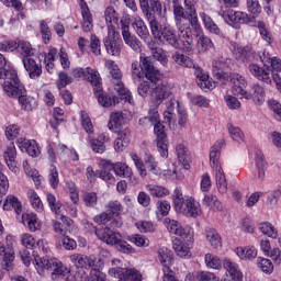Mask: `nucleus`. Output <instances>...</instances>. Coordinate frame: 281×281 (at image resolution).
<instances>
[{
	"label": "nucleus",
	"mask_w": 281,
	"mask_h": 281,
	"mask_svg": "<svg viewBox=\"0 0 281 281\" xmlns=\"http://www.w3.org/2000/svg\"><path fill=\"white\" fill-rule=\"evenodd\" d=\"M140 63H132V78L135 82L142 80V78H147L150 82H159L161 80V72L153 65V59L150 57H145L140 55Z\"/></svg>",
	"instance_id": "nucleus-5"
},
{
	"label": "nucleus",
	"mask_w": 281,
	"mask_h": 281,
	"mask_svg": "<svg viewBox=\"0 0 281 281\" xmlns=\"http://www.w3.org/2000/svg\"><path fill=\"white\" fill-rule=\"evenodd\" d=\"M149 27L154 38L160 43H167L173 49H179V36H177V31L170 24L159 25L156 19H151L149 20Z\"/></svg>",
	"instance_id": "nucleus-7"
},
{
	"label": "nucleus",
	"mask_w": 281,
	"mask_h": 281,
	"mask_svg": "<svg viewBox=\"0 0 281 281\" xmlns=\"http://www.w3.org/2000/svg\"><path fill=\"white\" fill-rule=\"evenodd\" d=\"M154 133L156 135V146L160 157H164L165 159L168 158V136L166 135L164 125H157L156 132Z\"/></svg>",
	"instance_id": "nucleus-23"
},
{
	"label": "nucleus",
	"mask_w": 281,
	"mask_h": 281,
	"mask_svg": "<svg viewBox=\"0 0 281 281\" xmlns=\"http://www.w3.org/2000/svg\"><path fill=\"white\" fill-rule=\"evenodd\" d=\"M35 262L42 269H47L48 271H53V276H67L69 273V269L65 267L60 262V260L50 257H35Z\"/></svg>",
	"instance_id": "nucleus-13"
},
{
	"label": "nucleus",
	"mask_w": 281,
	"mask_h": 281,
	"mask_svg": "<svg viewBox=\"0 0 281 281\" xmlns=\"http://www.w3.org/2000/svg\"><path fill=\"white\" fill-rule=\"evenodd\" d=\"M94 95L98 99L99 104L104 108L112 106L115 104V99L109 97L108 94L102 93V85L100 83V89L98 90L95 86H93Z\"/></svg>",
	"instance_id": "nucleus-51"
},
{
	"label": "nucleus",
	"mask_w": 281,
	"mask_h": 281,
	"mask_svg": "<svg viewBox=\"0 0 281 281\" xmlns=\"http://www.w3.org/2000/svg\"><path fill=\"white\" fill-rule=\"evenodd\" d=\"M187 5L189 7V23L196 36V49L199 54H205L210 52L212 47H214V43L210 37L203 34V29L201 27V23H199V16L196 15V10L192 5L190 0H186Z\"/></svg>",
	"instance_id": "nucleus-6"
},
{
	"label": "nucleus",
	"mask_w": 281,
	"mask_h": 281,
	"mask_svg": "<svg viewBox=\"0 0 281 281\" xmlns=\"http://www.w3.org/2000/svg\"><path fill=\"white\" fill-rule=\"evenodd\" d=\"M225 146V139H220L211 147L210 150V165L211 168L214 166H221V149Z\"/></svg>",
	"instance_id": "nucleus-38"
},
{
	"label": "nucleus",
	"mask_w": 281,
	"mask_h": 281,
	"mask_svg": "<svg viewBox=\"0 0 281 281\" xmlns=\"http://www.w3.org/2000/svg\"><path fill=\"white\" fill-rule=\"evenodd\" d=\"M255 164L257 168V172L255 173L256 180L259 183H262L267 178V160L265 159V154L262 150L257 149L255 153Z\"/></svg>",
	"instance_id": "nucleus-24"
},
{
	"label": "nucleus",
	"mask_w": 281,
	"mask_h": 281,
	"mask_svg": "<svg viewBox=\"0 0 281 281\" xmlns=\"http://www.w3.org/2000/svg\"><path fill=\"white\" fill-rule=\"evenodd\" d=\"M232 47L236 60H239L240 63H249L260 58V55H258L250 46L243 47L240 45L233 44Z\"/></svg>",
	"instance_id": "nucleus-18"
},
{
	"label": "nucleus",
	"mask_w": 281,
	"mask_h": 281,
	"mask_svg": "<svg viewBox=\"0 0 281 281\" xmlns=\"http://www.w3.org/2000/svg\"><path fill=\"white\" fill-rule=\"evenodd\" d=\"M0 256H3V262L7 271L12 269V262H14V248L0 247Z\"/></svg>",
	"instance_id": "nucleus-54"
},
{
	"label": "nucleus",
	"mask_w": 281,
	"mask_h": 281,
	"mask_svg": "<svg viewBox=\"0 0 281 281\" xmlns=\"http://www.w3.org/2000/svg\"><path fill=\"white\" fill-rule=\"evenodd\" d=\"M145 190L149 192L150 196L156 199H164V196L170 195V190L159 184H147Z\"/></svg>",
	"instance_id": "nucleus-48"
},
{
	"label": "nucleus",
	"mask_w": 281,
	"mask_h": 281,
	"mask_svg": "<svg viewBox=\"0 0 281 281\" xmlns=\"http://www.w3.org/2000/svg\"><path fill=\"white\" fill-rule=\"evenodd\" d=\"M49 20L40 21V34L45 45H49V42L52 41V30H49Z\"/></svg>",
	"instance_id": "nucleus-56"
},
{
	"label": "nucleus",
	"mask_w": 281,
	"mask_h": 281,
	"mask_svg": "<svg viewBox=\"0 0 281 281\" xmlns=\"http://www.w3.org/2000/svg\"><path fill=\"white\" fill-rule=\"evenodd\" d=\"M176 153L178 155V161L181 164L184 170H190V151L188 150V146L183 143H179L176 146Z\"/></svg>",
	"instance_id": "nucleus-35"
},
{
	"label": "nucleus",
	"mask_w": 281,
	"mask_h": 281,
	"mask_svg": "<svg viewBox=\"0 0 281 281\" xmlns=\"http://www.w3.org/2000/svg\"><path fill=\"white\" fill-rule=\"evenodd\" d=\"M103 45L110 56H120V54H122V40L115 29L110 27L106 37L103 40Z\"/></svg>",
	"instance_id": "nucleus-15"
},
{
	"label": "nucleus",
	"mask_w": 281,
	"mask_h": 281,
	"mask_svg": "<svg viewBox=\"0 0 281 281\" xmlns=\"http://www.w3.org/2000/svg\"><path fill=\"white\" fill-rule=\"evenodd\" d=\"M257 267L262 273H266V276H271V273H273V262L265 257L257 258Z\"/></svg>",
	"instance_id": "nucleus-58"
},
{
	"label": "nucleus",
	"mask_w": 281,
	"mask_h": 281,
	"mask_svg": "<svg viewBox=\"0 0 281 281\" xmlns=\"http://www.w3.org/2000/svg\"><path fill=\"white\" fill-rule=\"evenodd\" d=\"M149 49L151 50L153 58L158 60L160 65H164V66L168 65V53H166L164 48L153 47V45L149 44Z\"/></svg>",
	"instance_id": "nucleus-57"
},
{
	"label": "nucleus",
	"mask_w": 281,
	"mask_h": 281,
	"mask_svg": "<svg viewBox=\"0 0 281 281\" xmlns=\"http://www.w3.org/2000/svg\"><path fill=\"white\" fill-rule=\"evenodd\" d=\"M111 142V137L109 133H102L98 136V138H93L91 136L88 137V143L90 144V148H92L93 153L98 155H102L106 150V145Z\"/></svg>",
	"instance_id": "nucleus-25"
},
{
	"label": "nucleus",
	"mask_w": 281,
	"mask_h": 281,
	"mask_svg": "<svg viewBox=\"0 0 281 281\" xmlns=\"http://www.w3.org/2000/svg\"><path fill=\"white\" fill-rule=\"evenodd\" d=\"M229 81L233 85L231 88L233 95L244 98V100H252L258 106L265 104V100L267 99L265 87L257 83L250 88L249 92H247V79L237 72H232L229 75Z\"/></svg>",
	"instance_id": "nucleus-3"
},
{
	"label": "nucleus",
	"mask_w": 281,
	"mask_h": 281,
	"mask_svg": "<svg viewBox=\"0 0 281 281\" xmlns=\"http://www.w3.org/2000/svg\"><path fill=\"white\" fill-rule=\"evenodd\" d=\"M117 137L114 142V150L116 153H122L126 146H128V130H122L121 132H116Z\"/></svg>",
	"instance_id": "nucleus-46"
},
{
	"label": "nucleus",
	"mask_w": 281,
	"mask_h": 281,
	"mask_svg": "<svg viewBox=\"0 0 281 281\" xmlns=\"http://www.w3.org/2000/svg\"><path fill=\"white\" fill-rule=\"evenodd\" d=\"M22 223L27 225L31 232L41 229V221H38V217L35 213H24L22 215Z\"/></svg>",
	"instance_id": "nucleus-45"
},
{
	"label": "nucleus",
	"mask_w": 281,
	"mask_h": 281,
	"mask_svg": "<svg viewBox=\"0 0 281 281\" xmlns=\"http://www.w3.org/2000/svg\"><path fill=\"white\" fill-rule=\"evenodd\" d=\"M159 261L162 265V269L166 267H170V262H172V251L168 249V247H162L158 250Z\"/></svg>",
	"instance_id": "nucleus-60"
},
{
	"label": "nucleus",
	"mask_w": 281,
	"mask_h": 281,
	"mask_svg": "<svg viewBox=\"0 0 281 281\" xmlns=\"http://www.w3.org/2000/svg\"><path fill=\"white\" fill-rule=\"evenodd\" d=\"M105 67L110 71V75L113 78V85H114V91L119 93L121 97V100H124L125 102H128V104H135V101L133 100V94H131V91L124 87V83L122 82V71L120 70V66L114 60L108 59L105 61Z\"/></svg>",
	"instance_id": "nucleus-8"
},
{
	"label": "nucleus",
	"mask_w": 281,
	"mask_h": 281,
	"mask_svg": "<svg viewBox=\"0 0 281 281\" xmlns=\"http://www.w3.org/2000/svg\"><path fill=\"white\" fill-rule=\"evenodd\" d=\"M112 170V162L110 160L105 161L102 170L99 172V178L105 181V183H115V177L111 173Z\"/></svg>",
	"instance_id": "nucleus-52"
},
{
	"label": "nucleus",
	"mask_w": 281,
	"mask_h": 281,
	"mask_svg": "<svg viewBox=\"0 0 281 281\" xmlns=\"http://www.w3.org/2000/svg\"><path fill=\"white\" fill-rule=\"evenodd\" d=\"M227 131L229 133V136L234 142H237V144H243L245 142V134L240 130V127L234 126V124L228 123L227 124Z\"/></svg>",
	"instance_id": "nucleus-59"
},
{
	"label": "nucleus",
	"mask_w": 281,
	"mask_h": 281,
	"mask_svg": "<svg viewBox=\"0 0 281 281\" xmlns=\"http://www.w3.org/2000/svg\"><path fill=\"white\" fill-rule=\"evenodd\" d=\"M235 254L240 260H254L258 258V250L252 247H237Z\"/></svg>",
	"instance_id": "nucleus-49"
},
{
	"label": "nucleus",
	"mask_w": 281,
	"mask_h": 281,
	"mask_svg": "<svg viewBox=\"0 0 281 281\" xmlns=\"http://www.w3.org/2000/svg\"><path fill=\"white\" fill-rule=\"evenodd\" d=\"M56 58H58V49L54 46H48L47 50L44 53L45 69L48 74H53L54 71V61Z\"/></svg>",
	"instance_id": "nucleus-41"
},
{
	"label": "nucleus",
	"mask_w": 281,
	"mask_h": 281,
	"mask_svg": "<svg viewBox=\"0 0 281 281\" xmlns=\"http://www.w3.org/2000/svg\"><path fill=\"white\" fill-rule=\"evenodd\" d=\"M4 82L2 83V89L9 98H16L25 93V86L19 79V74L14 67L4 69Z\"/></svg>",
	"instance_id": "nucleus-9"
},
{
	"label": "nucleus",
	"mask_w": 281,
	"mask_h": 281,
	"mask_svg": "<svg viewBox=\"0 0 281 281\" xmlns=\"http://www.w3.org/2000/svg\"><path fill=\"white\" fill-rule=\"evenodd\" d=\"M223 267L226 270V273H228V276L232 278V280L243 281L244 274L238 263L232 261L231 259H224Z\"/></svg>",
	"instance_id": "nucleus-32"
},
{
	"label": "nucleus",
	"mask_w": 281,
	"mask_h": 281,
	"mask_svg": "<svg viewBox=\"0 0 281 281\" xmlns=\"http://www.w3.org/2000/svg\"><path fill=\"white\" fill-rule=\"evenodd\" d=\"M109 274L114 276L119 281H143L142 272L136 268H112Z\"/></svg>",
	"instance_id": "nucleus-16"
},
{
	"label": "nucleus",
	"mask_w": 281,
	"mask_h": 281,
	"mask_svg": "<svg viewBox=\"0 0 281 281\" xmlns=\"http://www.w3.org/2000/svg\"><path fill=\"white\" fill-rule=\"evenodd\" d=\"M81 9L82 23L81 27L83 32H91L93 30V16L91 15V10L85 0L79 1Z\"/></svg>",
	"instance_id": "nucleus-30"
},
{
	"label": "nucleus",
	"mask_w": 281,
	"mask_h": 281,
	"mask_svg": "<svg viewBox=\"0 0 281 281\" xmlns=\"http://www.w3.org/2000/svg\"><path fill=\"white\" fill-rule=\"evenodd\" d=\"M4 157V161L9 168V170H11V172H19V167H16V147L13 145V143H11L7 150L3 154Z\"/></svg>",
	"instance_id": "nucleus-34"
},
{
	"label": "nucleus",
	"mask_w": 281,
	"mask_h": 281,
	"mask_svg": "<svg viewBox=\"0 0 281 281\" xmlns=\"http://www.w3.org/2000/svg\"><path fill=\"white\" fill-rule=\"evenodd\" d=\"M72 76L74 78H85V80L91 82V85L95 87L98 90L100 89V81L102 79L100 78V72L97 69L90 67L75 68L72 69Z\"/></svg>",
	"instance_id": "nucleus-17"
},
{
	"label": "nucleus",
	"mask_w": 281,
	"mask_h": 281,
	"mask_svg": "<svg viewBox=\"0 0 281 281\" xmlns=\"http://www.w3.org/2000/svg\"><path fill=\"white\" fill-rule=\"evenodd\" d=\"M159 105H156L151 109H149L148 112V116L143 117L138 121V124L140 126H144L145 124H148V122H150L151 126H154V133H156V128L157 126H164V124H161V120L159 119Z\"/></svg>",
	"instance_id": "nucleus-31"
},
{
	"label": "nucleus",
	"mask_w": 281,
	"mask_h": 281,
	"mask_svg": "<svg viewBox=\"0 0 281 281\" xmlns=\"http://www.w3.org/2000/svg\"><path fill=\"white\" fill-rule=\"evenodd\" d=\"M16 146L22 153H27L30 157H38L41 155V147L34 139L20 137L16 139Z\"/></svg>",
	"instance_id": "nucleus-22"
},
{
	"label": "nucleus",
	"mask_w": 281,
	"mask_h": 281,
	"mask_svg": "<svg viewBox=\"0 0 281 281\" xmlns=\"http://www.w3.org/2000/svg\"><path fill=\"white\" fill-rule=\"evenodd\" d=\"M164 225L170 234L178 236L172 238L173 247H190L194 243V229L192 227H183L178 221L170 217L164 220Z\"/></svg>",
	"instance_id": "nucleus-4"
},
{
	"label": "nucleus",
	"mask_w": 281,
	"mask_h": 281,
	"mask_svg": "<svg viewBox=\"0 0 281 281\" xmlns=\"http://www.w3.org/2000/svg\"><path fill=\"white\" fill-rule=\"evenodd\" d=\"M211 168L215 177L217 192L220 194H227V178H225V171L223 170V165H215Z\"/></svg>",
	"instance_id": "nucleus-26"
},
{
	"label": "nucleus",
	"mask_w": 281,
	"mask_h": 281,
	"mask_svg": "<svg viewBox=\"0 0 281 281\" xmlns=\"http://www.w3.org/2000/svg\"><path fill=\"white\" fill-rule=\"evenodd\" d=\"M121 30L125 45H128L133 52L139 54V52H142V42L139 38H137V36L131 34V31H128V23L121 21Z\"/></svg>",
	"instance_id": "nucleus-20"
},
{
	"label": "nucleus",
	"mask_w": 281,
	"mask_h": 281,
	"mask_svg": "<svg viewBox=\"0 0 281 281\" xmlns=\"http://www.w3.org/2000/svg\"><path fill=\"white\" fill-rule=\"evenodd\" d=\"M262 251L265 256L274 260V262H281V251L280 248L276 247H263Z\"/></svg>",
	"instance_id": "nucleus-64"
},
{
	"label": "nucleus",
	"mask_w": 281,
	"mask_h": 281,
	"mask_svg": "<svg viewBox=\"0 0 281 281\" xmlns=\"http://www.w3.org/2000/svg\"><path fill=\"white\" fill-rule=\"evenodd\" d=\"M112 170L116 177H122L123 179L133 177V169L126 162H112Z\"/></svg>",
	"instance_id": "nucleus-43"
},
{
	"label": "nucleus",
	"mask_w": 281,
	"mask_h": 281,
	"mask_svg": "<svg viewBox=\"0 0 281 281\" xmlns=\"http://www.w3.org/2000/svg\"><path fill=\"white\" fill-rule=\"evenodd\" d=\"M175 109H178L179 126L184 127L186 124H188V115L186 114V112L181 111V108L179 106V101H177V99H171L170 101L166 102V109L164 111V120L166 124H169V126L172 124V121L175 120Z\"/></svg>",
	"instance_id": "nucleus-12"
},
{
	"label": "nucleus",
	"mask_w": 281,
	"mask_h": 281,
	"mask_svg": "<svg viewBox=\"0 0 281 281\" xmlns=\"http://www.w3.org/2000/svg\"><path fill=\"white\" fill-rule=\"evenodd\" d=\"M259 231L261 232V234H265V236H269V238H276L278 236V228L269 222L260 223Z\"/></svg>",
	"instance_id": "nucleus-62"
},
{
	"label": "nucleus",
	"mask_w": 281,
	"mask_h": 281,
	"mask_svg": "<svg viewBox=\"0 0 281 281\" xmlns=\"http://www.w3.org/2000/svg\"><path fill=\"white\" fill-rule=\"evenodd\" d=\"M229 65H232V59H227L225 57L216 58L213 60L212 71L217 80H222V78H227V74H225V70L228 69Z\"/></svg>",
	"instance_id": "nucleus-27"
},
{
	"label": "nucleus",
	"mask_w": 281,
	"mask_h": 281,
	"mask_svg": "<svg viewBox=\"0 0 281 281\" xmlns=\"http://www.w3.org/2000/svg\"><path fill=\"white\" fill-rule=\"evenodd\" d=\"M27 199H30V203L32 207H34V210H36L37 212H43V201H41V198L38 196L36 191L30 189L27 191Z\"/></svg>",
	"instance_id": "nucleus-63"
},
{
	"label": "nucleus",
	"mask_w": 281,
	"mask_h": 281,
	"mask_svg": "<svg viewBox=\"0 0 281 281\" xmlns=\"http://www.w3.org/2000/svg\"><path fill=\"white\" fill-rule=\"evenodd\" d=\"M19 104L21 105V109H23V111H34V109L38 106V103L36 102V99H34V97L24 94L19 95Z\"/></svg>",
	"instance_id": "nucleus-53"
},
{
	"label": "nucleus",
	"mask_w": 281,
	"mask_h": 281,
	"mask_svg": "<svg viewBox=\"0 0 281 281\" xmlns=\"http://www.w3.org/2000/svg\"><path fill=\"white\" fill-rule=\"evenodd\" d=\"M47 144V155L50 161H56V155H63L67 150V145L61 144L58 136L55 139L49 138Z\"/></svg>",
	"instance_id": "nucleus-28"
},
{
	"label": "nucleus",
	"mask_w": 281,
	"mask_h": 281,
	"mask_svg": "<svg viewBox=\"0 0 281 281\" xmlns=\"http://www.w3.org/2000/svg\"><path fill=\"white\" fill-rule=\"evenodd\" d=\"M3 210L10 212V210H14L16 214H21L23 206L21 205V201L19 198L14 195H8L3 202Z\"/></svg>",
	"instance_id": "nucleus-47"
},
{
	"label": "nucleus",
	"mask_w": 281,
	"mask_h": 281,
	"mask_svg": "<svg viewBox=\"0 0 281 281\" xmlns=\"http://www.w3.org/2000/svg\"><path fill=\"white\" fill-rule=\"evenodd\" d=\"M124 116L120 112L112 113L110 116V121L108 123V127L112 133H122V122Z\"/></svg>",
	"instance_id": "nucleus-50"
},
{
	"label": "nucleus",
	"mask_w": 281,
	"mask_h": 281,
	"mask_svg": "<svg viewBox=\"0 0 281 281\" xmlns=\"http://www.w3.org/2000/svg\"><path fill=\"white\" fill-rule=\"evenodd\" d=\"M122 210V204L117 201H113L108 204L106 212L94 216L93 221L99 225H106V223H110L109 226L94 228L95 236L99 240H102L106 245L126 247V244L122 241V235L113 231L117 229V227H122V218L120 217Z\"/></svg>",
	"instance_id": "nucleus-1"
},
{
	"label": "nucleus",
	"mask_w": 281,
	"mask_h": 281,
	"mask_svg": "<svg viewBox=\"0 0 281 281\" xmlns=\"http://www.w3.org/2000/svg\"><path fill=\"white\" fill-rule=\"evenodd\" d=\"M176 212L188 218L201 216V204L193 196L184 195V201L176 206Z\"/></svg>",
	"instance_id": "nucleus-14"
},
{
	"label": "nucleus",
	"mask_w": 281,
	"mask_h": 281,
	"mask_svg": "<svg viewBox=\"0 0 281 281\" xmlns=\"http://www.w3.org/2000/svg\"><path fill=\"white\" fill-rule=\"evenodd\" d=\"M248 70L257 80H260L266 85H271V67L268 66V64H263L262 67L258 64L251 63L248 66Z\"/></svg>",
	"instance_id": "nucleus-19"
},
{
	"label": "nucleus",
	"mask_w": 281,
	"mask_h": 281,
	"mask_svg": "<svg viewBox=\"0 0 281 281\" xmlns=\"http://www.w3.org/2000/svg\"><path fill=\"white\" fill-rule=\"evenodd\" d=\"M132 27L142 41H146L150 36L148 26H146V23L142 18H139V15L133 16Z\"/></svg>",
	"instance_id": "nucleus-33"
},
{
	"label": "nucleus",
	"mask_w": 281,
	"mask_h": 281,
	"mask_svg": "<svg viewBox=\"0 0 281 281\" xmlns=\"http://www.w3.org/2000/svg\"><path fill=\"white\" fill-rule=\"evenodd\" d=\"M171 58L180 67H187L188 69H196L199 67L193 58L179 52H175Z\"/></svg>",
	"instance_id": "nucleus-39"
},
{
	"label": "nucleus",
	"mask_w": 281,
	"mask_h": 281,
	"mask_svg": "<svg viewBox=\"0 0 281 281\" xmlns=\"http://www.w3.org/2000/svg\"><path fill=\"white\" fill-rule=\"evenodd\" d=\"M262 65H270L271 69L277 71V74L281 72V59L280 57L272 56L269 52L263 50V53L259 56Z\"/></svg>",
	"instance_id": "nucleus-37"
},
{
	"label": "nucleus",
	"mask_w": 281,
	"mask_h": 281,
	"mask_svg": "<svg viewBox=\"0 0 281 281\" xmlns=\"http://www.w3.org/2000/svg\"><path fill=\"white\" fill-rule=\"evenodd\" d=\"M218 16L235 30H238L240 25L249 24V14L247 12L235 11L234 9H221Z\"/></svg>",
	"instance_id": "nucleus-11"
},
{
	"label": "nucleus",
	"mask_w": 281,
	"mask_h": 281,
	"mask_svg": "<svg viewBox=\"0 0 281 281\" xmlns=\"http://www.w3.org/2000/svg\"><path fill=\"white\" fill-rule=\"evenodd\" d=\"M206 240L210 241L211 247H223L221 243V235L214 228H209L205 232Z\"/></svg>",
	"instance_id": "nucleus-61"
},
{
	"label": "nucleus",
	"mask_w": 281,
	"mask_h": 281,
	"mask_svg": "<svg viewBox=\"0 0 281 281\" xmlns=\"http://www.w3.org/2000/svg\"><path fill=\"white\" fill-rule=\"evenodd\" d=\"M15 52L22 60L34 56V48L32 47V44L25 40L15 41Z\"/></svg>",
	"instance_id": "nucleus-36"
},
{
	"label": "nucleus",
	"mask_w": 281,
	"mask_h": 281,
	"mask_svg": "<svg viewBox=\"0 0 281 281\" xmlns=\"http://www.w3.org/2000/svg\"><path fill=\"white\" fill-rule=\"evenodd\" d=\"M195 76L198 78V86L200 89L203 90H212L214 89V82H212V79H210V75L206 72H203L201 67L195 68Z\"/></svg>",
	"instance_id": "nucleus-40"
},
{
	"label": "nucleus",
	"mask_w": 281,
	"mask_h": 281,
	"mask_svg": "<svg viewBox=\"0 0 281 281\" xmlns=\"http://www.w3.org/2000/svg\"><path fill=\"white\" fill-rule=\"evenodd\" d=\"M24 69L29 72V76L32 80H36V78H41V74H43V67L41 64L36 63L34 58L26 57L22 59Z\"/></svg>",
	"instance_id": "nucleus-29"
},
{
	"label": "nucleus",
	"mask_w": 281,
	"mask_h": 281,
	"mask_svg": "<svg viewBox=\"0 0 281 281\" xmlns=\"http://www.w3.org/2000/svg\"><path fill=\"white\" fill-rule=\"evenodd\" d=\"M130 157L132 161H134V165L137 171L139 172L140 177H146V170L151 172V175H161V168H159V164L157 162L153 155H147L145 157V164L144 160H142V158H139V156L135 153H131Z\"/></svg>",
	"instance_id": "nucleus-10"
},
{
	"label": "nucleus",
	"mask_w": 281,
	"mask_h": 281,
	"mask_svg": "<svg viewBox=\"0 0 281 281\" xmlns=\"http://www.w3.org/2000/svg\"><path fill=\"white\" fill-rule=\"evenodd\" d=\"M104 19L108 26V32L110 30H115V24H117V11L113 7H108L104 11Z\"/></svg>",
	"instance_id": "nucleus-55"
},
{
	"label": "nucleus",
	"mask_w": 281,
	"mask_h": 281,
	"mask_svg": "<svg viewBox=\"0 0 281 281\" xmlns=\"http://www.w3.org/2000/svg\"><path fill=\"white\" fill-rule=\"evenodd\" d=\"M202 203L205 207H209V210H212L213 212H223V203H221V200H218V196L215 194H205Z\"/></svg>",
	"instance_id": "nucleus-42"
},
{
	"label": "nucleus",
	"mask_w": 281,
	"mask_h": 281,
	"mask_svg": "<svg viewBox=\"0 0 281 281\" xmlns=\"http://www.w3.org/2000/svg\"><path fill=\"white\" fill-rule=\"evenodd\" d=\"M172 95V86L166 82L156 83L153 88L151 98L155 100L157 106L164 102V100H168Z\"/></svg>",
	"instance_id": "nucleus-21"
},
{
	"label": "nucleus",
	"mask_w": 281,
	"mask_h": 281,
	"mask_svg": "<svg viewBox=\"0 0 281 281\" xmlns=\"http://www.w3.org/2000/svg\"><path fill=\"white\" fill-rule=\"evenodd\" d=\"M198 0H189V3H192L193 10H196L194 7V3H196ZM184 5L187 9H183L181 5L180 0L173 4V15L176 21V27L179 32V38L182 43V50L186 54H190L192 52V43H194V40L192 38V29H190V7L186 3Z\"/></svg>",
	"instance_id": "nucleus-2"
},
{
	"label": "nucleus",
	"mask_w": 281,
	"mask_h": 281,
	"mask_svg": "<svg viewBox=\"0 0 281 281\" xmlns=\"http://www.w3.org/2000/svg\"><path fill=\"white\" fill-rule=\"evenodd\" d=\"M200 19L202 20V23L207 32L215 34V36H221V29L210 15H207L205 12H201Z\"/></svg>",
	"instance_id": "nucleus-44"
}]
</instances>
